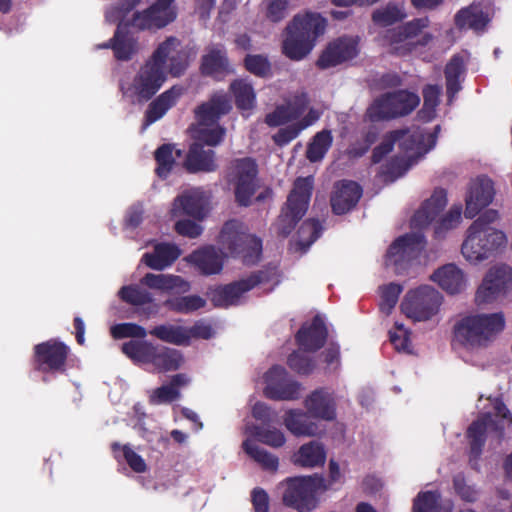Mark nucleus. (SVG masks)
<instances>
[{"label": "nucleus", "instance_id": "obj_1", "mask_svg": "<svg viewBox=\"0 0 512 512\" xmlns=\"http://www.w3.org/2000/svg\"><path fill=\"white\" fill-rule=\"evenodd\" d=\"M179 46L180 41L174 36L161 42L140 67L131 84L120 85L123 97L133 104L151 100L167 80L166 64L169 54L175 52Z\"/></svg>", "mask_w": 512, "mask_h": 512}, {"label": "nucleus", "instance_id": "obj_2", "mask_svg": "<svg viewBox=\"0 0 512 512\" xmlns=\"http://www.w3.org/2000/svg\"><path fill=\"white\" fill-rule=\"evenodd\" d=\"M326 19L319 13L297 14L285 28L282 53L290 60L300 61L313 50L316 40L324 34Z\"/></svg>", "mask_w": 512, "mask_h": 512}, {"label": "nucleus", "instance_id": "obj_3", "mask_svg": "<svg viewBox=\"0 0 512 512\" xmlns=\"http://www.w3.org/2000/svg\"><path fill=\"white\" fill-rule=\"evenodd\" d=\"M496 210L489 209L481 214L468 228V235L462 244V254L470 262L488 259L506 244L505 234L490 225L498 219Z\"/></svg>", "mask_w": 512, "mask_h": 512}, {"label": "nucleus", "instance_id": "obj_4", "mask_svg": "<svg viewBox=\"0 0 512 512\" xmlns=\"http://www.w3.org/2000/svg\"><path fill=\"white\" fill-rule=\"evenodd\" d=\"M504 327L505 318L501 312L464 316L454 324L452 346L486 347Z\"/></svg>", "mask_w": 512, "mask_h": 512}, {"label": "nucleus", "instance_id": "obj_5", "mask_svg": "<svg viewBox=\"0 0 512 512\" xmlns=\"http://www.w3.org/2000/svg\"><path fill=\"white\" fill-rule=\"evenodd\" d=\"M121 352L134 364L152 365L159 373L178 370L183 362L180 351L147 340L124 342L121 345Z\"/></svg>", "mask_w": 512, "mask_h": 512}, {"label": "nucleus", "instance_id": "obj_6", "mask_svg": "<svg viewBox=\"0 0 512 512\" xmlns=\"http://www.w3.org/2000/svg\"><path fill=\"white\" fill-rule=\"evenodd\" d=\"M218 243L233 258H240L247 265H256L262 256V240L247 232L244 224L236 219L224 223Z\"/></svg>", "mask_w": 512, "mask_h": 512}, {"label": "nucleus", "instance_id": "obj_7", "mask_svg": "<svg viewBox=\"0 0 512 512\" xmlns=\"http://www.w3.org/2000/svg\"><path fill=\"white\" fill-rule=\"evenodd\" d=\"M282 484L285 486L282 495L283 505L297 512L313 511L318 504V492L328 488L325 479L318 474L289 477Z\"/></svg>", "mask_w": 512, "mask_h": 512}, {"label": "nucleus", "instance_id": "obj_8", "mask_svg": "<svg viewBox=\"0 0 512 512\" xmlns=\"http://www.w3.org/2000/svg\"><path fill=\"white\" fill-rule=\"evenodd\" d=\"M419 104L420 97L414 92L405 89L387 92L368 106L365 119L372 123L397 119L411 114Z\"/></svg>", "mask_w": 512, "mask_h": 512}, {"label": "nucleus", "instance_id": "obj_9", "mask_svg": "<svg viewBox=\"0 0 512 512\" xmlns=\"http://www.w3.org/2000/svg\"><path fill=\"white\" fill-rule=\"evenodd\" d=\"M313 177H298L278 217V233L287 237L306 214L313 191Z\"/></svg>", "mask_w": 512, "mask_h": 512}, {"label": "nucleus", "instance_id": "obj_10", "mask_svg": "<svg viewBox=\"0 0 512 512\" xmlns=\"http://www.w3.org/2000/svg\"><path fill=\"white\" fill-rule=\"evenodd\" d=\"M70 348L62 341L49 339L33 347V369L43 374L42 381L47 383L49 376L64 374Z\"/></svg>", "mask_w": 512, "mask_h": 512}, {"label": "nucleus", "instance_id": "obj_11", "mask_svg": "<svg viewBox=\"0 0 512 512\" xmlns=\"http://www.w3.org/2000/svg\"><path fill=\"white\" fill-rule=\"evenodd\" d=\"M276 276L275 267H264L249 274L246 278L220 285L212 292L211 301L215 307L227 308L236 305L241 296L256 286L269 283Z\"/></svg>", "mask_w": 512, "mask_h": 512}, {"label": "nucleus", "instance_id": "obj_12", "mask_svg": "<svg viewBox=\"0 0 512 512\" xmlns=\"http://www.w3.org/2000/svg\"><path fill=\"white\" fill-rule=\"evenodd\" d=\"M441 293L434 287L422 285L409 290L401 302L402 312L414 321H428L440 310Z\"/></svg>", "mask_w": 512, "mask_h": 512}, {"label": "nucleus", "instance_id": "obj_13", "mask_svg": "<svg viewBox=\"0 0 512 512\" xmlns=\"http://www.w3.org/2000/svg\"><path fill=\"white\" fill-rule=\"evenodd\" d=\"M258 165L251 157L237 158L231 162L229 182L234 185L235 201L239 206L248 207L257 190Z\"/></svg>", "mask_w": 512, "mask_h": 512}, {"label": "nucleus", "instance_id": "obj_14", "mask_svg": "<svg viewBox=\"0 0 512 512\" xmlns=\"http://www.w3.org/2000/svg\"><path fill=\"white\" fill-rule=\"evenodd\" d=\"M422 233H407L396 238L385 255V265L392 267L396 274H402L425 248Z\"/></svg>", "mask_w": 512, "mask_h": 512}, {"label": "nucleus", "instance_id": "obj_15", "mask_svg": "<svg viewBox=\"0 0 512 512\" xmlns=\"http://www.w3.org/2000/svg\"><path fill=\"white\" fill-rule=\"evenodd\" d=\"M430 24L428 17L415 18L400 26L386 29L380 40L383 46H388L390 52L397 56H405L415 49L414 39Z\"/></svg>", "mask_w": 512, "mask_h": 512}, {"label": "nucleus", "instance_id": "obj_16", "mask_svg": "<svg viewBox=\"0 0 512 512\" xmlns=\"http://www.w3.org/2000/svg\"><path fill=\"white\" fill-rule=\"evenodd\" d=\"M265 383L264 395L271 400L291 401L300 396L301 384L291 379L280 365H274L266 372Z\"/></svg>", "mask_w": 512, "mask_h": 512}, {"label": "nucleus", "instance_id": "obj_17", "mask_svg": "<svg viewBox=\"0 0 512 512\" xmlns=\"http://www.w3.org/2000/svg\"><path fill=\"white\" fill-rule=\"evenodd\" d=\"M509 290H512V268L507 265L496 266L489 269L477 289L475 301L479 305L491 303Z\"/></svg>", "mask_w": 512, "mask_h": 512}, {"label": "nucleus", "instance_id": "obj_18", "mask_svg": "<svg viewBox=\"0 0 512 512\" xmlns=\"http://www.w3.org/2000/svg\"><path fill=\"white\" fill-rule=\"evenodd\" d=\"M497 433L499 441L504 436V426L491 413H482L468 427L466 435L470 446V462L479 460L487 439V432Z\"/></svg>", "mask_w": 512, "mask_h": 512}, {"label": "nucleus", "instance_id": "obj_19", "mask_svg": "<svg viewBox=\"0 0 512 512\" xmlns=\"http://www.w3.org/2000/svg\"><path fill=\"white\" fill-rule=\"evenodd\" d=\"M494 194L493 182L487 176H478L472 180L465 198V217L473 219L477 216L482 209L492 202Z\"/></svg>", "mask_w": 512, "mask_h": 512}, {"label": "nucleus", "instance_id": "obj_20", "mask_svg": "<svg viewBox=\"0 0 512 512\" xmlns=\"http://www.w3.org/2000/svg\"><path fill=\"white\" fill-rule=\"evenodd\" d=\"M358 55V42L352 37H340L329 43L319 56L316 65L328 69L352 60Z\"/></svg>", "mask_w": 512, "mask_h": 512}, {"label": "nucleus", "instance_id": "obj_21", "mask_svg": "<svg viewBox=\"0 0 512 512\" xmlns=\"http://www.w3.org/2000/svg\"><path fill=\"white\" fill-rule=\"evenodd\" d=\"M328 338L327 326L320 315L312 318L311 322L304 323L295 334L296 344L304 351L315 353L326 343Z\"/></svg>", "mask_w": 512, "mask_h": 512}, {"label": "nucleus", "instance_id": "obj_22", "mask_svg": "<svg viewBox=\"0 0 512 512\" xmlns=\"http://www.w3.org/2000/svg\"><path fill=\"white\" fill-rule=\"evenodd\" d=\"M98 47L112 49L118 61H130L138 51V42L130 31V24L119 22L113 37Z\"/></svg>", "mask_w": 512, "mask_h": 512}, {"label": "nucleus", "instance_id": "obj_23", "mask_svg": "<svg viewBox=\"0 0 512 512\" xmlns=\"http://www.w3.org/2000/svg\"><path fill=\"white\" fill-rule=\"evenodd\" d=\"M362 196V187L352 180H341L334 185L331 208L334 214L343 215L354 208Z\"/></svg>", "mask_w": 512, "mask_h": 512}, {"label": "nucleus", "instance_id": "obj_24", "mask_svg": "<svg viewBox=\"0 0 512 512\" xmlns=\"http://www.w3.org/2000/svg\"><path fill=\"white\" fill-rule=\"evenodd\" d=\"M176 9H167L156 3L133 15L132 25L139 30H155L167 26L176 19Z\"/></svg>", "mask_w": 512, "mask_h": 512}, {"label": "nucleus", "instance_id": "obj_25", "mask_svg": "<svg viewBox=\"0 0 512 512\" xmlns=\"http://www.w3.org/2000/svg\"><path fill=\"white\" fill-rule=\"evenodd\" d=\"M309 99L306 93L294 95L286 104L279 105L266 115L265 122L270 127L284 125L298 119L306 111Z\"/></svg>", "mask_w": 512, "mask_h": 512}, {"label": "nucleus", "instance_id": "obj_26", "mask_svg": "<svg viewBox=\"0 0 512 512\" xmlns=\"http://www.w3.org/2000/svg\"><path fill=\"white\" fill-rule=\"evenodd\" d=\"M304 406L312 418L325 421L336 419V401L326 388L312 391L305 399Z\"/></svg>", "mask_w": 512, "mask_h": 512}, {"label": "nucleus", "instance_id": "obj_27", "mask_svg": "<svg viewBox=\"0 0 512 512\" xmlns=\"http://www.w3.org/2000/svg\"><path fill=\"white\" fill-rule=\"evenodd\" d=\"M232 109L231 101L225 93H214L211 98L195 109V117L201 126H212Z\"/></svg>", "mask_w": 512, "mask_h": 512}, {"label": "nucleus", "instance_id": "obj_28", "mask_svg": "<svg viewBox=\"0 0 512 512\" xmlns=\"http://www.w3.org/2000/svg\"><path fill=\"white\" fill-rule=\"evenodd\" d=\"M207 205L204 193L192 190L174 199L172 213L174 216L186 215L201 221L207 214Z\"/></svg>", "mask_w": 512, "mask_h": 512}, {"label": "nucleus", "instance_id": "obj_29", "mask_svg": "<svg viewBox=\"0 0 512 512\" xmlns=\"http://www.w3.org/2000/svg\"><path fill=\"white\" fill-rule=\"evenodd\" d=\"M447 205V192L443 188H436L431 197L424 201L411 219L415 228H424L433 222Z\"/></svg>", "mask_w": 512, "mask_h": 512}, {"label": "nucleus", "instance_id": "obj_30", "mask_svg": "<svg viewBox=\"0 0 512 512\" xmlns=\"http://www.w3.org/2000/svg\"><path fill=\"white\" fill-rule=\"evenodd\" d=\"M183 166L189 173H209L218 168L214 150L205 149L199 142H193L190 145Z\"/></svg>", "mask_w": 512, "mask_h": 512}, {"label": "nucleus", "instance_id": "obj_31", "mask_svg": "<svg viewBox=\"0 0 512 512\" xmlns=\"http://www.w3.org/2000/svg\"><path fill=\"white\" fill-rule=\"evenodd\" d=\"M187 261L194 265L202 275L219 274L224 265V255L214 246H205L193 251Z\"/></svg>", "mask_w": 512, "mask_h": 512}, {"label": "nucleus", "instance_id": "obj_32", "mask_svg": "<svg viewBox=\"0 0 512 512\" xmlns=\"http://www.w3.org/2000/svg\"><path fill=\"white\" fill-rule=\"evenodd\" d=\"M406 136L408 139L400 144L406 150L413 149L414 144L422 138V135L418 133L409 134L408 129L390 131L384 136L382 142L373 149L371 156L372 163H380L383 158L393 150L394 145L403 140Z\"/></svg>", "mask_w": 512, "mask_h": 512}, {"label": "nucleus", "instance_id": "obj_33", "mask_svg": "<svg viewBox=\"0 0 512 512\" xmlns=\"http://www.w3.org/2000/svg\"><path fill=\"white\" fill-rule=\"evenodd\" d=\"M181 255L180 248L171 243H157L152 252L142 256L141 261L149 268L162 271L170 267Z\"/></svg>", "mask_w": 512, "mask_h": 512}, {"label": "nucleus", "instance_id": "obj_34", "mask_svg": "<svg viewBox=\"0 0 512 512\" xmlns=\"http://www.w3.org/2000/svg\"><path fill=\"white\" fill-rule=\"evenodd\" d=\"M182 92V87L174 85L152 100L145 111V124L150 125L161 119L169 109L176 105Z\"/></svg>", "mask_w": 512, "mask_h": 512}, {"label": "nucleus", "instance_id": "obj_35", "mask_svg": "<svg viewBox=\"0 0 512 512\" xmlns=\"http://www.w3.org/2000/svg\"><path fill=\"white\" fill-rule=\"evenodd\" d=\"M140 283L151 289L163 292H172L176 290L178 293H186L190 290V283L181 276L172 274H153L147 273Z\"/></svg>", "mask_w": 512, "mask_h": 512}, {"label": "nucleus", "instance_id": "obj_36", "mask_svg": "<svg viewBox=\"0 0 512 512\" xmlns=\"http://www.w3.org/2000/svg\"><path fill=\"white\" fill-rule=\"evenodd\" d=\"M431 279L449 294L460 293L465 287L464 274L455 264H446L437 269Z\"/></svg>", "mask_w": 512, "mask_h": 512}, {"label": "nucleus", "instance_id": "obj_37", "mask_svg": "<svg viewBox=\"0 0 512 512\" xmlns=\"http://www.w3.org/2000/svg\"><path fill=\"white\" fill-rule=\"evenodd\" d=\"M455 26L459 30L471 29L483 31L489 22L487 14L479 4H471L460 9L454 17Z\"/></svg>", "mask_w": 512, "mask_h": 512}, {"label": "nucleus", "instance_id": "obj_38", "mask_svg": "<svg viewBox=\"0 0 512 512\" xmlns=\"http://www.w3.org/2000/svg\"><path fill=\"white\" fill-rule=\"evenodd\" d=\"M308 412L300 409H290L284 417L286 428L295 436H315L319 434V427L311 421Z\"/></svg>", "mask_w": 512, "mask_h": 512}, {"label": "nucleus", "instance_id": "obj_39", "mask_svg": "<svg viewBox=\"0 0 512 512\" xmlns=\"http://www.w3.org/2000/svg\"><path fill=\"white\" fill-rule=\"evenodd\" d=\"M201 72L206 76H216L229 70V60L223 46H215L202 56Z\"/></svg>", "mask_w": 512, "mask_h": 512}, {"label": "nucleus", "instance_id": "obj_40", "mask_svg": "<svg viewBox=\"0 0 512 512\" xmlns=\"http://www.w3.org/2000/svg\"><path fill=\"white\" fill-rule=\"evenodd\" d=\"M465 73V63L461 55L451 57L445 66L444 75L446 80V92L449 101L462 89L460 77Z\"/></svg>", "mask_w": 512, "mask_h": 512}, {"label": "nucleus", "instance_id": "obj_41", "mask_svg": "<svg viewBox=\"0 0 512 512\" xmlns=\"http://www.w3.org/2000/svg\"><path fill=\"white\" fill-rule=\"evenodd\" d=\"M294 458V462L302 467L322 466L326 460V452L322 444L312 441L302 445Z\"/></svg>", "mask_w": 512, "mask_h": 512}, {"label": "nucleus", "instance_id": "obj_42", "mask_svg": "<svg viewBox=\"0 0 512 512\" xmlns=\"http://www.w3.org/2000/svg\"><path fill=\"white\" fill-rule=\"evenodd\" d=\"M235 105L241 111L252 110L256 106V93L251 83L245 79H235L230 84Z\"/></svg>", "mask_w": 512, "mask_h": 512}, {"label": "nucleus", "instance_id": "obj_43", "mask_svg": "<svg viewBox=\"0 0 512 512\" xmlns=\"http://www.w3.org/2000/svg\"><path fill=\"white\" fill-rule=\"evenodd\" d=\"M206 300L199 295L169 297L163 306L171 312L178 314H191L206 306Z\"/></svg>", "mask_w": 512, "mask_h": 512}, {"label": "nucleus", "instance_id": "obj_44", "mask_svg": "<svg viewBox=\"0 0 512 512\" xmlns=\"http://www.w3.org/2000/svg\"><path fill=\"white\" fill-rule=\"evenodd\" d=\"M150 335L157 339L174 344V345H189V336L187 328L172 324H161L153 327L149 331Z\"/></svg>", "mask_w": 512, "mask_h": 512}, {"label": "nucleus", "instance_id": "obj_45", "mask_svg": "<svg viewBox=\"0 0 512 512\" xmlns=\"http://www.w3.org/2000/svg\"><path fill=\"white\" fill-rule=\"evenodd\" d=\"M175 146L170 143L160 145L154 152V159L156 161V175L161 179H166L173 170L176 164L173 155Z\"/></svg>", "mask_w": 512, "mask_h": 512}, {"label": "nucleus", "instance_id": "obj_46", "mask_svg": "<svg viewBox=\"0 0 512 512\" xmlns=\"http://www.w3.org/2000/svg\"><path fill=\"white\" fill-rule=\"evenodd\" d=\"M406 16L403 7L394 2H389L386 6L373 11L372 21L376 25L387 27L401 22Z\"/></svg>", "mask_w": 512, "mask_h": 512}, {"label": "nucleus", "instance_id": "obj_47", "mask_svg": "<svg viewBox=\"0 0 512 512\" xmlns=\"http://www.w3.org/2000/svg\"><path fill=\"white\" fill-rule=\"evenodd\" d=\"M243 450L266 470H277L278 458L264 448L255 444L252 440H245L242 444Z\"/></svg>", "mask_w": 512, "mask_h": 512}, {"label": "nucleus", "instance_id": "obj_48", "mask_svg": "<svg viewBox=\"0 0 512 512\" xmlns=\"http://www.w3.org/2000/svg\"><path fill=\"white\" fill-rule=\"evenodd\" d=\"M303 349L293 351L287 358L288 367L299 375H310L316 368V360Z\"/></svg>", "mask_w": 512, "mask_h": 512}, {"label": "nucleus", "instance_id": "obj_49", "mask_svg": "<svg viewBox=\"0 0 512 512\" xmlns=\"http://www.w3.org/2000/svg\"><path fill=\"white\" fill-rule=\"evenodd\" d=\"M333 137L331 131L323 130L313 137L312 142L308 145L306 157L311 162H317L323 159L332 145Z\"/></svg>", "mask_w": 512, "mask_h": 512}, {"label": "nucleus", "instance_id": "obj_50", "mask_svg": "<svg viewBox=\"0 0 512 512\" xmlns=\"http://www.w3.org/2000/svg\"><path fill=\"white\" fill-rule=\"evenodd\" d=\"M423 107L419 111L418 115L421 119L430 121L435 116L436 107L440 103L441 87L438 85L428 84L423 90Z\"/></svg>", "mask_w": 512, "mask_h": 512}, {"label": "nucleus", "instance_id": "obj_51", "mask_svg": "<svg viewBox=\"0 0 512 512\" xmlns=\"http://www.w3.org/2000/svg\"><path fill=\"white\" fill-rule=\"evenodd\" d=\"M118 295L120 299L132 306H142L153 302L152 294L136 284L123 286Z\"/></svg>", "mask_w": 512, "mask_h": 512}, {"label": "nucleus", "instance_id": "obj_52", "mask_svg": "<svg viewBox=\"0 0 512 512\" xmlns=\"http://www.w3.org/2000/svg\"><path fill=\"white\" fill-rule=\"evenodd\" d=\"M250 432L259 442L274 448L282 447L286 442L283 432L277 428L253 425Z\"/></svg>", "mask_w": 512, "mask_h": 512}, {"label": "nucleus", "instance_id": "obj_53", "mask_svg": "<svg viewBox=\"0 0 512 512\" xmlns=\"http://www.w3.org/2000/svg\"><path fill=\"white\" fill-rule=\"evenodd\" d=\"M243 64L249 73L259 78L266 79L272 76V65L265 55L247 54Z\"/></svg>", "mask_w": 512, "mask_h": 512}, {"label": "nucleus", "instance_id": "obj_54", "mask_svg": "<svg viewBox=\"0 0 512 512\" xmlns=\"http://www.w3.org/2000/svg\"><path fill=\"white\" fill-rule=\"evenodd\" d=\"M462 220V205L454 204L450 210L437 222L434 229V236L441 239L445 236L446 232L456 228Z\"/></svg>", "mask_w": 512, "mask_h": 512}, {"label": "nucleus", "instance_id": "obj_55", "mask_svg": "<svg viewBox=\"0 0 512 512\" xmlns=\"http://www.w3.org/2000/svg\"><path fill=\"white\" fill-rule=\"evenodd\" d=\"M111 449L116 459L119 458V452L122 451L123 458L129 465V467L136 473H143L147 469V465L144 459L136 453L129 445L121 446L118 442L111 444Z\"/></svg>", "mask_w": 512, "mask_h": 512}, {"label": "nucleus", "instance_id": "obj_56", "mask_svg": "<svg viewBox=\"0 0 512 512\" xmlns=\"http://www.w3.org/2000/svg\"><path fill=\"white\" fill-rule=\"evenodd\" d=\"M110 333L114 339L145 340L147 336V331L143 326L132 322L115 324L111 327Z\"/></svg>", "mask_w": 512, "mask_h": 512}, {"label": "nucleus", "instance_id": "obj_57", "mask_svg": "<svg viewBox=\"0 0 512 512\" xmlns=\"http://www.w3.org/2000/svg\"><path fill=\"white\" fill-rule=\"evenodd\" d=\"M403 287L397 283H389L380 287L381 301L379 308L381 312L389 315L396 306Z\"/></svg>", "mask_w": 512, "mask_h": 512}, {"label": "nucleus", "instance_id": "obj_58", "mask_svg": "<svg viewBox=\"0 0 512 512\" xmlns=\"http://www.w3.org/2000/svg\"><path fill=\"white\" fill-rule=\"evenodd\" d=\"M440 494L437 491L419 492L413 501L412 512H437Z\"/></svg>", "mask_w": 512, "mask_h": 512}, {"label": "nucleus", "instance_id": "obj_59", "mask_svg": "<svg viewBox=\"0 0 512 512\" xmlns=\"http://www.w3.org/2000/svg\"><path fill=\"white\" fill-rule=\"evenodd\" d=\"M309 126L310 121H304L293 123L284 128H280L277 133L273 135V141L278 146H285L294 140L302 130Z\"/></svg>", "mask_w": 512, "mask_h": 512}, {"label": "nucleus", "instance_id": "obj_60", "mask_svg": "<svg viewBox=\"0 0 512 512\" xmlns=\"http://www.w3.org/2000/svg\"><path fill=\"white\" fill-rule=\"evenodd\" d=\"M402 77L396 72H387L374 76L369 83L370 88L375 90L394 89L402 85Z\"/></svg>", "mask_w": 512, "mask_h": 512}, {"label": "nucleus", "instance_id": "obj_61", "mask_svg": "<svg viewBox=\"0 0 512 512\" xmlns=\"http://www.w3.org/2000/svg\"><path fill=\"white\" fill-rule=\"evenodd\" d=\"M224 135L225 129L219 125H217L214 128H201L197 132L195 142H199L202 143V145L213 147L222 142Z\"/></svg>", "mask_w": 512, "mask_h": 512}, {"label": "nucleus", "instance_id": "obj_62", "mask_svg": "<svg viewBox=\"0 0 512 512\" xmlns=\"http://www.w3.org/2000/svg\"><path fill=\"white\" fill-rule=\"evenodd\" d=\"M180 397V391L170 384L156 388L150 396L151 404L171 403Z\"/></svg>", "mask_w": 512, "mask_h": 512}, {"label": "nucleus", "instance_id": "obj_63", "mask_svg": "<svg viewBox=\"0 0 512 512\" xmlns=\"http://www.w3.org/2000/svg\"><path fill=\"white\" fill-rule=\"evenodd\" d=\"M408 170V165L403 158H391L381 169V174L391 180L403 176Z\"/></svg>", "mask_w": 512, "mask_h": 512}, {"label": "nucleus", "instance_id": "obj_64", "mask_svg": "<svg viewBox=\"0 0 512 512\" xmlns=\"http://www.w3.org/2000/svg\"><path fill=\"white\" fill-rule=\"evenodd\" d=\"M253 512H270V497L262 487H255L250 493Z\"/></svg>", "mask_w": 512, "mask_h": 512}]
</instances>
